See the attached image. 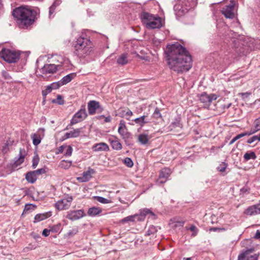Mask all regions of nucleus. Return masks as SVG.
Returning <instances> with one entry per match:
<instances>
[{
    "label": "nucleus",
    "instance_id": "1",
    "mask_svg": "<svg viewBox=\"0 0 260 260\" xmlns=\"http://www.w3.org/2000/svg\"><path fill=\"white\" fill-rule=\"evenodd\" d=\"M169 68L179 73L187 72L192 67V58L186 48L177 43L169 45L166 51Z\"/></svg>",
    "mask_w": 260,
    "mask_h": 260
},
{
    "label": "nucleus",
    "instance_id": "2",
    "mask_svg": "<svg viewBox=\"0 0 260 260\" xmlns=\"http://www.w3.org/2000/svg\"><path fill=\"white\" fill-rule=\"evenodd\" d=\"M36 12L26 7L21 6L13 11L17 24L21 28H26L35 21Z\"/></svg>",
    "mask_w": 260,
    "mask_h": 260
},
{
    "label": "nucleus",
    "instance_id": "3",
    "mask_svg": "<svg viewBox=\"0 0 260 260\" xmlns=\"http://www.w3.org/2000/svg\"><path fill=\"white\" fill-rule=\"evenodd\" d=\"M75 48L77 55L80 57H83L90 53L92 48V44L89 39L80 37L75 44Z\"/></svg>",
    "mask_w": 260,
    "mask_h": 260
},
{
    "label": "nucleus",
    "instance_id": "4",
    "mask_svg": "<svg viewBox=\"0 0 260 260\" xmlns=\"http://www.w3.org/2000/svg\"><path fill=\"white\" fill-rule=\"evenodd\" d=\"M142 19L146 27L149 29L159 28L162 26L161 19L148 13H143Z\"/></svg>",
    "mask_w": 260,
    "mask_h": 260
},
{
    "label": "nucleus",
    "instance_id": "5",
    "mask_svg": "<svg viewBox=\"0 0 260 260\" xmlns=\"http://www.w3.org/2000/svg\"><path fill=\"white\" fill-rule=\"evenodd\" d=\"M198 0H181V4H177L174 6L176 15L181 16L190 9L193 8L197 4Z\"/></svg>",
    "mask_w": 260,
    "mask_h": 260
},
{
    "label": "nucleus",
    "instance_id": "6",
    "mask_svg": "<svg viewBox=\"0 0 260 260\" xmlns=\"http://www.w3.org/2000/svg\"><path fill=\"white\" fill-rule=\"evenodd\" d=\"M20 54L15 51L3 49L0 51V57L6 61L12 63L16 62L19 59Z\"/></svg>",
    "mask_w": 260,
    "mask_h": 260
},
{
    "label": "nucleus",
    "instance_id": "7",
    "mask_svg": "<svg viewBox=\"0 0 260 260\" xmlns=\"http://www.w3.org/2000/svg\"><path fill=\"white\" fill-rule=\"evenodd\" d=\"M73 200L72 196H68L57 201L55 204V207L59 211L68 210L71 207Z\"/></svg>",
    "mask_w": 260,
    "mask_h": 260
},
{
    "label": "nucleus",
    "instance_id": "8",
    "mask_svg": "<svg viewBox=\"0 0 260 260\" xmlns=\"http://www.w3.org/2000/svg\"><path fill=\"white\" fill-rule=\"evenodd\" d=\"M235 5L236 2L234 0H232L229 5H227L222 8L221 12L225 18L233 19L235 17Z\"/></svg>",
    "mask_w": 260,
    "mask_h": 260
},
{
    "label": "nucleus",
    "instance_id": "9",
    "mask_svg": "<svg viewBox=\"0 0 260 260\" xmlns=\"http://www.w3.org/2000/svg\"><path fill=\"white\" fill-rule=\"evenodd\" d=\"M87 116V114L85 107H84L74 115L71 120L70 124L74 125L82 121L86 118Z\"/></svg>",
    "mask_w": 260,
    "mask_h": 260
},
{
    "label": "nucleus",
    "instance_id": "10",
    "mask_svg": "<svg viewBox=\"0 0 260 260\" xmlns=\"http://www.w3.org/2000/svg\"><path fill=\"white\" fill-rule=\"evenodd\" d=\"M217 99V95L215 94H208L204 92L201 94L200 101L202 103L205 107H208L213 101Z\"/></svg>",
    "mask_w": 260,
    "mask_h": 260
},
{
    "label": "nucleus",
    "instance_id": "11",
    "mask_svg": "<svg viewBox=\"0 0 260 260\" xmlns=\"http://www.w3.org/2000/svg\"><path fill=\"white\" fill-rule=\"evenodd\" d=\"M61 65L60 64H47L44 66L43 68L40 69V72L43 75H46L48 74H53L57 70H60Z\"/></svg>",
    "mask_w": 260,
    "mask_h": 260
},
{
    "label": "nucleus",
    "instance_id": "12",
    "mask_svg": "<svg viewBox=\"0 0 260 260\" xmlns=\"http://www.w3.org/2000/svg\"><path fill=\"white\" fill-rule=\"evenodd\" d=\"M84 215V212L83 210H70L67 213L66 218L74 221L81 218Z\"/></svg>",
    "mask_w": 260,
    "mask_h": 260
},
{
    "label": "nucleus",
    "instance_id": "13",
    "mask_svg": "<svg viewBox=\"0 0 260 260\" xmlns=\"http://www.w3.org/2000/svg\"><path fill=\"white\" fill-rule=\"evenodd\" d=\"M171 173V170L168 168L162 169L160 172L159 178L156 181L157 183L160 184L166 182Z\"/></svg>",
    "mask_w": 260,
    "mask_h": 260
},
{
    "label": "nucleus",
    "instance_id": "14",
    "mask_svg": "<svg viewBox=\"0 0 260 260\" xmlns=\"http://www.w3.org/2000/svg\"><path fill=\"white\" fill-rule=\"evenodd\" d=\"M26 154V151L24 149H20L19 157L15 158L14 162L12 164V167L13 170L16 169L17 167L24 162Z\"/></svg>",
    "mask_w": 260,
    "mask_h": 260
},
{
    "label": "nucleus",
    "instance_id": "15",
    "mask_svg": "<svg viewBox=\"0 0 260 260\" xmlns=\"http://www.w3.org/2000/svg\"><path fill=\"white\" fill-rule=\"evenodd\" d=\"M118 132L123 139H126L129 137V133L127 132L125 122L121 120L119 122Z\"/></svg>",
    "mask_w": 260,
    "mask_h": 260
},
{
    "label": "nucleus",
    "instance_id": "16",
    "mask_svg": "<svg viewBox=\"0 0 260 260\" xmlns=\"http://www.w3.org/2000/svg\"><path fill=\"white\" fill-rule=\"evenodd\" d=\"M88 113L90 115H94L96 110L100 109L101 111L103 110V108L101 107L99 102L95 101H90L88 102Z\"/></svg>",
    "mask_w": 260,
    "mask_h": 260
},
{
    "label": "nucleus",
    "instance_id": "17",
    "mask_svg": "<svg viewBox=\"0 0 260 260\" xmlns=\"http://www.w3.org/2000/svg\"><path fill=\"white\" fill-rule=\"evenodd\" d=\"M95 173V171L90 168L88 170L83 173L82 176L77 178V180L81 182H85L89 181L92 177V175Z\"/></svg>",
    "mask_w": 260,
    "mask_h": 260
},
{
    "label": "nucleus",
    "instance_id": "18",
    "mask_svg": "<svg viewBox=\"0 0 260 260\" xmlns=\"http://www.w3.org/2000/svg\"><path fill=\"white\" fill-rule=\"evenodd\" d=\"M44 128H40L37 133L31 135L34 145L37 146L41 143V139L44 135Z\"/></svg>",
    "mask_w": 260,
    "mask_h": 260
},
{
    "label": "nucleus",
    "instance_id": "19",
    "mask_svg": "<svg viewBox=\"0 0 260 260\" xmlns=\"http://www.w3.org/2000/svg\"><path fill=\"white\" fill-rule=\"evenodd\" d=\"M245 214L251 216L260 214V204L253 205L248 207L245 210Z\"/></svg>",
    "mask_w": 260,
    "mask_h": 260
},
{
    "label": "nucleus",
    "instance_id": "20",
    "mask_svg": "<svg viewBox=\"0 0 260 260\" xmlns=\"http://www.w3.org/2000/svg\"><path fill=\"white\" fill-rule=\"evenodd\" d=\"M81 128L74 129L69 132L66 133L63 136V139L78 137L81 134Z\"/></svg>",
    "mask_w": 260,
    "mask_h": 260
},
{
    "label": "nucleus",
    "instance_id": "21",
    "mask_svg": "<svg viewBox=\"0 0 260 260\" xmlns=\"http://www.w3.org/2000/svg\"><path fill=\"white\" fill-rule=\"evenodd\" d=\"M94 151H107L109 150L108 145L105 143H99L94 144L92 148Z\"/></svg>",
    "mask_w": 260,
    "mask_h": 260
},
{
    "label": "nucleus",
    "instance_id": "22",
    "mask_svg": "<svg viewBox=\"0 0 260 260\" xmlns=\"http://www.w3.org/2000/svg\"><path fill=\"white\" fill-rule=\"evenodd\" d=\"M51 215L52 212L51 211L38 214L35 216L34 222L35 223L40 222L50 217Z\"/></svg>",
    "mask_w": 260,
    "mask_h": 260
},
{
    "label": "nucleus",
    "instance_id": "23",
    "mask_svg": "<svg viewBox=\"0 0 260 260\" xmlns=\"http://www.w3.org/2000/svg\"><path fill=\"white\" fill-rule=\"evenodd\" d=\"M76 76L75 73H71L63 77L60 81L59 83L61 85H65L72 81Z\"/></svg>",
    "mask_w": 260,
    "mask_h": 260
},
{
    "label": "nucleus",
    "instance_id": "24",
    "mask_svg": "<svg viewBox=\"0 0 260 260\" xmlns=\"http://www.w3.org/2000/svg\"><path fill=\"white\" fill-rule=\"evenodd\" d=\"M26 180L31 183H34L37 179V176L34 171L29 172L26 174Z\"/></svg>",
    "mask_w": 260,
    "mask_h": 260
},
{
    "label": "nucleus",
    "instance_id": "25",
    "mask_svg": "<svg viewBox=\"0 0 260 260\" xmlns=\"http://www.w3.org/2000/svg\"><path fill=\"white\" fill-rule=\"evenodd\" d=\"M111 146L113 149L119 150L121 149L122 145L120 142L118 140L117 137H115V140L109 139Z\"/></svg>",
    "mask_w": 260,
    "mask_h": 260
},
{
    "label": "nucleus",
    "instance_id": "26",
    "mask_svg": "<svg viewBox=\"0 0 260 260\" xmlns=\"http://www.w3.org/2000/svg\"><path fill=\"white\" fill-rule=\"evenodd\" d=\"M260 130V117L256 119L254 122V127L249 132L251 135Z\"/></svg>",
    "mask_w": 260,
    "mask_h": 260
},
{
    "label": "nucleus",
    "instance_id": "27",
    "mask_svg": "<svg viewBox=\"0 0 260 260\" xmlns=\"http://www.w3.org/2000/svg\"><path fill=\"white\" fill-rule=\"evenodd\" d=\"M146 117L147 116L143 115L135 119L134 121L136 124H138L141 127H142L145 124L149 122L148 121L146 120Z\"/></svg>",
    "mask_w": 260,
    "mask_h": 260
},
{
    "label": "nucleus",
    "instance_id": "28",
    "mask_svg": "<svg viewBox=\"0 0 260 260\" xmlns=\"http://www.w3.org/2000/svg\"><path fill=\"white\" fill-rule=\"evenodd\" d=\"M150 138L149 137L147 134H142L139 135L138 140V142L140 143L141 144L145 145L146 144Z\"/></svg>",
    "mask_w": 260,
    "mask_h": 260
},
{
    "label": "nucleus",
    "instance_id": "29",
    "mask_svg": "<svg viewBox=\"0 0 260 260\" xmlns=\"http://www.w3.org/2000/svg\"><path fill=\"white\" fill-rule=\"evenodd\" d=\"M117 62L118 64L121 65H124L128 62L127 60V54H121L117 60Z\"/></svg>",
    "mask_w": 260,
    "mask_h": 260
},
{
    "label": "nucleus",
    "instance_id": "30",
    "mask_svg": "<svg viewBox=\"0 0 260 260\" xmlns=\"http://www.w3.org/2000/svg\"><path fill=\"white\" fill-rule=\"evenodd\" d=\"M102 212V210L98 207H92L89 209L88 214L90 216H95L100 214Z\"/></svg>",
    "mask_w": 260,
    "mask_h": 260
},
{
    "label": "nucleus",
    "instance_id": "31",
    "mask_svg": "<svg viewBox=\"0 0 260 260\" xmlns=\"http://www.w3.org/2000/svg\"><path fill=\"white\" fill-rule=\"evenodd\" d=\"M256 157V155L253 151L247 152L244 155V158L246 161L250 159H255Z\"/></svg>",
    "mask_w": 260,
    "mask_h": 260
},
{
    "label": "nucleus",
    "instance_id": "32",
    "mask_svg": "<svg viewBox=\"0 0 260 260\" xmlns=\"http://www.w3.org/2000/svg\"><path fill=\"white\" fill-rule=\"evenodd\" d=\"M72 161L63 160L60 161L59 166L61 168L68 169L70 168L72 165Z\"/></svg>",
    "mask_w": 260,
    "mask_h": 260
},
{
    "label": "nucleus",
    "instance_id": "33",
    "mask_svg": "<svg viewBox=\"0 0 260 260\" xmlns=\"http://www.w3.org/2000/svg\"><path fill=\"white\" fill-rule=\"evenodd\" d=\"M250 135H251L250 134L249 132H245L243 133L240 134L233 138V139L231 141L230 144H233L236 141L242 138L243 137H244L246 136H250Z\"/></svg>",
    "mask_w": 260,
    "mask_h": 260
},
{
    "label": "nucleus",
    "instance_id": "34",
    "mask_svg": "<svg viewBox=\"0 0 260 260\" xmlns=\"http://www.w3.org/2000/svg\"><path fill=\"white\" fill-rule=\"evenodd\" d=\"M246 260H257L259 256L258 254H251L250 251H246Z\"/></svg>",
    "mask_w": 260,
    "mask_h": 260
},
{
    "label": "nucleus",
    "instance_id": "35",
    "mask_svg": "<svg viewBox=\"0 0 260 260\" xmlns=\"http://www.w3.org/2000/svg\"><path fill=\"white\" fill-rule=\"evenodd\" d=\"M36 208V206L31 204H28L25 205L23 210V214L27 213L28 212L34 210Z\"/></svg>",
    "mask_w": 260,
    "mask_h": 260
},
{
    "label": "nucleus",
    "instance_id": "36",
    "mask_svg": "<svg viewBox=\"0 0 260 260\" xmlns=\"http://www.w3.org/2000/svg\"><path fill=\"white\" fill-rule=\"evenodd\" d=\"M186 229L187 230H190V231L192 232L191 236L193 237L196 236L198 232V230L194 225H191L189 228L186 226Z\"/></svg>",
    "mask_w": 260,
    "mask_h": 260
},
{
    "label": "nucleus",
    "instance_id": "37",
    "mask_svg": "<svg viewBox=\"0 0 260 260\" xmlns=\"http://www.w3.org/2000/svg\"><path fill=\"white\" fill-rule=\"evenodd\" d=\"M95 199H96V200L101 203H103V204H108V203H110L111 202V201L106 198H104L103 197H99V196H96V197H94Z\"/></svg>",
    "mask_w": 260,
    "mask_h": 260
},
{
    "label": "nucleus",
    "instance_id": "38",
    "mask_svg": "<svg viewBox=\"0 0 260 260\" xmlns=\"http://www.w3.org/2000/svg\"><path fill=\"white\" fill-rule=\"evenodd\" d=\"M137 215H134L128 216L121 219L120 222L122 223H124L128 221H134Z\"/></svg>",
    "mask_w": 260,
    "mask_h": 260
},
{
    "label": "nucleus",
    "instance_id": "39",
    "mask_svg": "<svg viewBox=\"0 0 260 260\" xmlns=\"http://www.w3.org/2000/svg\"><path fill=\"white\" fill-rule=\"evenodd\" d=\"M255 141H260V133L258 135H255L252 136L251 138H249L247 140V143L248 144H252Z\"/></svg>",
    "mask_w": 260,
    "mask_h": 260
},
{
    "label": "nucleus",
    "instance_id": "40",
    "mask_svg": "<svg viewBox=\"0 0 260 260\" xmlns=\"http://www.w3.org/2000/svg\"><path fill=\"white\" fill-rule=\"evenodd\" d=\"M65 147L66 148L64 149H66V152H64V155L66 156H71V155L72 154V152H73L72 147L70 145H69V146L66 145Z\"/></svg>",
    "mask_w": 260,
    "mask_h": 260
},
{
    "label": "nucleus",
    "instance_id": "41",
    "mask_svg": "<svg viewBox=\"0 0 260 260\" xmlns=\"http://www.w3.org/2000/svg\"><path fill=\"white\" fill-rule=\"evenodd\" d=\"M152 117L156 119H158L159 118H161V115L158 108H156L155 109L154 112L152 115Z\"/></svg>",
    "mask_w": 260,
    "mask_h": 260
},
{
    "label": "nucleus",
    "instance_id": "42",
    "mask_svg": "<svg viewBox=\"0 0 260 260\" xmlns=\"http://www.w3.org/2000/svg\"><path fill=\"white\" fill-rule=\"evenodd\" d=\"M172 222V224L173 223L174 225H173V227L176 228L178 226L182 227L184 224V221H175L174 220H171Z\"/></svg>",
    "mask_w": 260,
    "mask_h": 260
},
{
    "label": "nucleus",
    "instance_id": "43",
    "mask_svg": "<svg viewBox=\"0 0 260 260\" xmlns=\"http://www.w3.org/2000/svg\"><path fill=\"white\" fill-rule=\"evenodd\" d=\"M124 163L128 167H132L134 165V163L132 160L131 159V158L129 157H126L124 159Z\"/></svg>",
    "mask_w": 260,
    "mask_h": 260
},
{
    "label": "nucleus",
    "instance_id": "44",
    "mask_svg": "<svg viewBox=\"0 0 260 260\" xmlns=\"http://www.w3.org/2000/svg\"><path fill=\"white\" fill-rule=\"evenodd\" d=\"M78 232L77 228H74L69 231L68 232V235L69 237H73Z\"/></svg>",
    "mask_w": 260,
    "mask_h": 260
},
{
    "label": "nucleus",
    "instance_id": "45",
    "mask_svg": "<svg viewBox=\"0 0 260 260\" xmlns=\"http://www.w3.org/2000/svg\"><path fill=\"white\" fill-rule=\"evenodd\" d=\"M39 162V158L38 156L36 155V156H34L32 159V167L34 169H35L37 167Z\"/></svg>",
    "mask_w": 260,
    "mask_h": 260
},
{
    "label": "nucleus",
    "instance_id": "46",
    "mask_svg": "<svg viewBox=\"0 0 260 260\" xmlns=\"http://www.w3.org/2000/svg\"><path fill=\"white\" fill-rule=\"evenodd\" d=\"M227 167V165L225 163H221L219 167H217V170L219 172H223L225 171Z\"/></svg>",
    "mask_w": 260,
    "mask_h": 260
},
{
    "label": "nucleus",
    "instance_id": "47",
    "mask_svg": "<svg viewBox=\"0 0 260 260\" xmlns=\"http://www.w3.org/2000/svg\"><path fill=\"white\" fill-rule=\"evenodd\" d=\"M123 113H125V114L123 116H125L127 120H129V117L133 115L132 111L129 109H127L126 111H123Z\"/></svg>",
    "mask_w": 260,
    "mask_h": 260
},
{
    "label": "nucleus",
    "instance_id": "48",
    "mask_svg": "<svg viewBox=\"0 0 260 260\" xmlns=\"http://www.w3.org/2000/svg\"><path fill=\"white\" fill-rule=\"evenodd\" d=\"M140 214H141L142 215H143L145 217L146 215L148 214H151L152 215H153L152 212L150 210H149L148 209H143V210H142L141 211Z\"/></svg>",
    "mask_w": 260,
    "mask_h": 260
},
{
    "label": "nucleus",
    "instance_id": "49",
    "mask_svg": "<svg viewBox=\"0 0 260 260\" xmlns=\"http://www.w3.org/2000/svg\"><path fill=\"white\" fill-rule=\"evenodd\" d=\"M34 172H35V173L37 175H41V174H45L46 173V171L44 169H38L36 171H34Z\"/></svg>",
    "mask_w": 260,
    "mask_h": 260
},
{
    "label": "nucleus",
    "instance_id": "50",
    "mask_svg": "<svg viewBox=\"0 0 260 260\" xmlns=\"http://www.w3.org/2000/svg\"><path fill=\"white\" fill-rule=\"evenodd\" d=\"M56 102L59 105H63L64 104V100L60 95H58L56 99Z\"/></svg>",
    "mask_w": 260,
    "mask_h": 260
},
{
    "label": "nucleus",
    "instance_id": "51",
    "mask_svg": "<svg viewBox=\"0 0 260 260\" xmlns=\"http://www.w3.org/2000/svg\"><path fill=\"white\" fill-rule=\"evenodd\" d=\"M52 89V88H51L50 85L48 86L47 87L46 89L45 90L43 91V92H42L43 95H46V94H48L49 93H50Z\"/></svg>",
    "mask_w": 260,
    "mask_h": 260
},
{
    "label": "nucleus",
    "instance_id": "52",
    "mask_svg": "<svg viewBox=\"0 0 260 260\" xmlns=\"http://www.w3.org/2000/svg\"><path fill=\"white\" fill-rule=\"evenodd\" d=\"M56 3H54L49 8V17H51V15L54 13L55 9Z\"/></svg>",
    "mask_w": 260,
    "mask_h": 260
},
{
    "label": "nucleus",
    "instance_id": "53",
    "mask_svg": "<svg viewBox=\"0 0 260 260\" xmlns=\"http://www.w3.org/2000/svg\"><path fill=\"white\" fill-rule=\"evenodd\" d=\"M62 85L60 84L59 81L57 82H54L53 83L50 85L51 88L52 89H57L60 86H62Z\"/></svg>",
    "mask_w": 260,
    "mask_h": 260
},
{
    "label": "nucleus",
    "instance_id": "54",
    "mask_svg": "<svg viewBox=\"0 0 260 260\" xmlns=\"http://www.w3.org/2000/svg\"><path fill=\"white\" fill-rule=\"evenodd\" d=\"M102 118H105V122H111V117L110 116H108L106 117H105L104 115H101L100 117H99V119H101Z\"/></svg>",
    "mask_w": 260,
    "mask_h": 260
},
{
    "label": "nucleus",
    "instance_id": "55",
    "mask_svg": "<svg viewBox=\"0 0 260 260\" xmlns=\"http://www.w3.org/2000/svg\"><path fill=\"white\" fill-rule=\"evenodd\" d=\"M246 251H245L244 253L239 255L238 260H245L246 258Z\"/></svg>",
    "mask_w": 260,
    "mask_h": 260
},
{
    "label": "nucleus",
    "instance_id": "56",
    "mask_svg": "<svg viewBox=\"0 0 260 260\" xmlns=\"http://www.w3.org/2000/svg\"><path fill=\"white\" fill-rule=\"evenodd\" d=\"M9 150V144L5 143L2 149V151L4 153H6Z\"/></svg>",
    "mask_w": 260,
    "mask_h": 260
},
{
    "label": "nucleus",
    "instance_id": "57",
    "mask_svg": "<svg viewBox=\"0 0 260 260\" xmlns=\"http://www.w3.org/2000/svg\"><path fill=\"white\" fill-rule=\"evenodd\" d=\"M50 232H51L50 230H48L47 229H45L43 230V231L42 232V235H43V236H44L45 237H47L49 235Z\"/></svg>",
    "mask_w": 260,
    "mask_h": 260
},
{
    "label": "nucleus",
    "instance_id": "58",
    "mask_svg": "<svg viewBox=\"0 0 260 260\" xmlns=\"http://www.w3.org/2000/svg\"><path fill=\"white\" fill-rule=\"evenodd\" d=\"M134 215H137L136 218H137L138 221H143L145 218L143 215H142L140 213L139 214H135Z\"/></svg>",
    "mask_w": 260,
    "mask_h": 260
},
{
    "label": "nucleus",
    "instance_id": "59",
    "mask_svg": "<svg viewBox=\"0 0 260 260\" xmlns=\"http://www.w3.org/2000/svg\"><path fill=\"white\" fill-rule=\"evenodd\" d=\"M59 225H54L50 230H51V232H57L59 230Z\"/></svg>",
    "mask_w": 260,
    "mask_h": 260
},
{
    "label": "nucleus",
    "instance_id": "60",
    "mask_svg": "<svg viewBox=\"0 0 260 260\" xmlns=\"http://www.w3.org/2000/svg\"><path fill=\"white\" fill-rule=\"evenodd\" d=\"M55 59L57 60L59 63H62L64 61L63 58L61 56H56Z\"/></svg>",
    "mask_w": 260,
    "mask_h": 260
},
{
    "label": "nucleus",
    "instance_id": "61",
    "mask_svg": "<svg viewBox=\"0 0 260 260\" xmlns=\"http://www.w3.org/2000/svg\"><path fill=\"white\" fill-rule=\"evenodd\" d=\"M66 145H62V146H61L60 147H59L58 148V152L57 153H63L64 152V149H65V147H66Z\"/></svg>",
    "mask_w": 260,
    "mask_h": 260
},
{
    "label": "nucleus",
    "instance_id": "62",
    "mask_svg": "<svg viewBox=\"0 0 260 260\" xmlns=\"http://www.w3.org/2000/svg\"><path fill=\"white\" fill-rule=\"evenodd\" d=\"M254 238L256 239H260V231L257 230L254 236Z\"/></svg>",
    "mask_w": 260,
    "mask_h": 260
},
{
    "label": "nucleus",
    "instance_id": "63",
    "mask_svg": "<svg viewBox=\"0 0 260 260\" xmlns=\"http://www.w3.org/2000/svg\"><path fill=\"white\" fill-rule=\"evenodd\" d=\"M171 125H173V126L174 127H177V126H180V123H179V121H177L176 122H172Z\"/></svg>",
    "mask_w": 260,
    "mask_h": 260
},
{
    "label": "nucleus",
    "instance_id": "64",
    "mask_svg": "<svg viewBox=\"0 0 260 260\" xmlns=\"http://www.w3.org/2000/svg\"><path fill=\"white\" fill-rule=\"evenodd\" d=\"M149 231H151V234L156 232L155 228L154 226L151 227Z\"/></svg>",
    "mask_w": 260,
    "mask_h": 260
}]
</instances>
